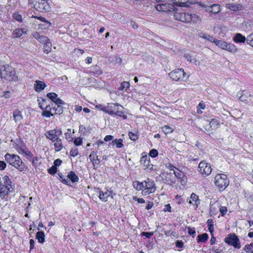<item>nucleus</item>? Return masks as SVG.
<instances>
[{
	"instance_id": "obj_35",
	"label": "nucleus",
	"mask_w": 253,
	"mask_h": 253,
	"mask_svg": "<svg viewBox=\"0 0 253 253\" xmlns=\"http://www.w3.org/2000/svg\"><path fill=\"white\" fill-rule=\"evenodd\" d=\"M213 42L215 43L216 46L223 49L226 42L222 40H218L215 39Z\"/></svg>"
},
{
	"instance_id": "obj_6",
	"label": "nucleus",
	"mask_w": 253,
	"mask_h": 253,
	"mask_svg": "<svg viewBox=\"0 0 253 253\" xmlns=\"http://www.w3.org/2000/svg\"><path fill=\"white\" fill-rule=\"evenodd\" d=\"M169 77L173 81L184 82L187 81L189 76L183 69H177L169 73Z\"/></svg>"
},
{
	"instance_id": "obj_32",
	"label": "nucleus",
	"mask_w": 253,
	"mask_h": 253,
	"mask_svg": "<svg viewBox=\"0 0 253 253\" xmlns=\"http://www.w3.org/2000/svg\"><path fill=\"white\" fill-rule=\"evenodd\" d=\"M112 146L115 145L117 148H121L123 147V140L122 139H115L111 143Z\"/></svg>"
},
{
	"instance_id": "obj_25",
	"label": "nucleus",
	"mask_w": 253,
	"mask_h": 253,
	"mask_svg": "<svg viewBox=\"0 0 253 253\" xmlns=\"http://www.w3.org/2000/svg\"><path fill=\"white\" fill-rule=\"evenodd\" d=\"M223 49L232 53H235L237 50V48L234 44L228 42H226Z\"/></svg>"
},
{
	"instance_id": "obj_44",
	"label": "nucleus",
	"mask_w": 253,
	"mask_h": 253,
	"mask_svg": "<svg viewBox=\"0 0 253 253\" xmlns=\"http://www.w3.org/2000/svg\"><path fill=\"white\" fill-rule=\"evenodd\" d=\"M46 96L54 102L57 98V94L54 92H49L47 94Z\"/></svg>"
},
{
	"instance_id": "obj_60",
	"label": "nucleus",
	"mask_w": 253,
	"mask_h": 253,
	"mask_svg": "<svg viewBox=\"0 0 253 253\" xmlns=\"http://www.w3.org/2000/svg\"><path fill=\"white\" fill-rule=\"evenodd\" d=\"M54 103L55 104L58 105L57 107H59V105L64 104V101L58 97L57 98V99L56 100H55V101L54 102Z\"/></svg>"
},
{
	"instance_id": "obj_57",
	"label": "nucleus",
	"mask_w": 253,
	"mask_h": 253,
	"mask_svg": "<svg viewBox=\"0 0 253 253\" xmlns=\"http://www.w3.org/2000/svg\"><path fill=\"white\" fill-rule=\"evenodd\" d=\"M48 172L50 174H54L57 172V168L53 166L48 169Z\"/></svg>"
},
{
	"instance_id": "obj_48",
	"label": "nucleus",
	"mask_w": 253,
	"mask_h": 253,
	"mask_svg": "<svg viewBox=\"0 0 253 253\" xmlns=\"http://www.w3.org/2000/svg\"><path fill=\"white\" fill-rule=\"evenodd\" d=\"M253 249V244L251 243L250 244H247L244 247L243 250L246 252V253H250L251 252Z\"/></svg>"
},
{
	"instance_id": "obj_17",
	"label": "nucleus",
	"mask_w": 253,
	"mask_h": 253,
	"mask_svg": "<svg viewBox=\"0 0 253 253\" xmlns=\"http://www.w3.org/2000/svg\"><path fill=\"white\" fill-rule=\"evenodd\" d=\"M112 194V191L107 190L105 192H103L102 191L99 190L98 197L101 201L106 202L109 197L111 196V197L113 198Z\"/></svg>"
},
{
	"instance_id": "obj_49",
	"label": "nucleus",
	"mask_w": 253,
	"mask_h": 253,
	"mask_svg": "<svg viewBox=\"0 0 253 253\" xmlns=\"http://www.w3.org/2000/svg\"><path fill=\"white\" fill-rule=\"evenodd\" d=\"M128 136L129 138L133 141L136 140L138 137L137 133L133 132H129L128 133Z\"/></svg>"
},
{
	"instance_id": "obj_19",
	"label": "nucleus",
	"mask_w": 253,
	"mask_h": 253,
	"mask_svg": "<svg viewBox=\"0 0 253 253\" xmlns=\"http://www.w3.org/2000/svg\"><path fill=\"white\" fill-rule=\"evenodd\" d=\"M221 10L220 6L219 4H214L209 7H207V12L213 14L219 13Z\"/></svg>"
},
{
	"instance_id": "obj_31",
	"label": "nucleus",
	"mask_w": 253,
	"mask_h": 253,
	"mask_svg": "<svg viewBox=\"0 0 253 253\" xmlns=\"http://www.w3.org/2000/svg\"><path fill=\"white\" fill-rule=\"evenodd\" d=\"M36 238L40 243H43L45 241V235L42 231H38L36 233Z\"/></svg>"
},
{
	"instance_id": "obj_23",
	"label": "nucleus",
	"mask_w": 253,
	"mask_h": 253,
	"mask_svg": "<svg viewBox=\"0 0 253 253\" xmlns=\"http://www.w3.org/2000/svg\"><path fill=\"white\" fill-rule=\"evenodd\" d=\"M33 17H34L35 18L38 19L44 23L43 24H39L40 28L42 29H47L49 27V26L50 25V23L49 22H48L44 18H43L42 17L33 16Z\"/></svg>"
},
{
	"instance_id": "obj_51",
	"label": "nucleus",
	"mask_w": 253,
	"mask_h": 253,
	"mask_svg": "<svg viewBox=\"0 0 253 253\" xmlns=\"http://www.w3.org/2000/svg\"><path fill=\"white\" fill-rule=\"evenodd\" d=\"M13 17L15 20L18 22L22 21V16L17 12L13 14Z\"/></svg>"
},
{
	"instance_id": "obj_56",
	"label": "nucleus",
	"mask_w": 253,
	"mask_h": 253,
	"mask_svg": "<svg viewBox=\"0 0 253 253\" xmlns=\"http://www.w3.org/2000/svg\"><path fill=\"white\" fill-rule=\"evenodd\" d=\"M39 160V158L37 157H32L31 159H30V161L32 162V165L36 167L37 166V164H38V162Z\"/></svg>"
},
{
	"instance_id": "obj_55",
	"label": "nucleus",
	"mask_w": 253,
	"mask_h": 253,
	"mask_svg": "<svg viewBox=\"0 0 253 253\" xmlns=\"http://www.w3.org/2000/svg\"><path fill=\"white\" fill-rule=\"evenodd\" d=\"M83 140L81 137H78L75 139L74 143L76 146H80L82 144Z\"/></svg>"
},
{
	"instance_id": "obj_11",
	"label": "nucleus",
	"mask_w": 253,
	"mask_h": 253,
	"mask_svg": "<svg viewBox=\"0 0 253 253\" xmlns=\"http://www.w3.org/2000/svg\"><path fill=\"white\" fill-rule=\"evenodd\" d=\"M172 0H169V2L158 4L156 6V9L158 11L164 12L175 11L176 8L173 3V1Z\"/></svg>"
},
{
	"instance_id": "obj_21",
	"label": "nucleus",
	"mask_w": 253,
	"mask_h": 253,
	"mask_svg": "<svg viewBox=\"0 0 253 253\" xmlns=\"http://www.w3.org/2000/svg\"><path fill=\"white\" fill-rule=\"evenodd\" d=\"M176 6L188 7L189 5V0H172Z\"/></svg>"
},
{
	"instance_id": "obj_63",
	"label": "nucleus",
	"mask_w": 253,
	"mask_h": 253,
	"mask_svg": "<svg viewBox=\"0 0 253 253\" xmlns=\"http://www.w3.org/2000/svg\"><path fill=\"white\" fill-rule=\"evenodd\" d=\"M142 236H145L147 238H150L153 235V233L152 232H143L141 233Z\"/></svg>"
},
{
	"instance_id": "obj_34",
	"label": "nucleus",
	"mask_w": 253,
	"mask_h": 253,
	"mask_svg": "<svg viewBox=\"0 0 253 253\" xmlns=\"http://www.w3.org/2000/svg\"><path fill=\"white\" fill-rule=\"evenodd\" d=\"M161 128L163 132L166 134H169L174 130V128L173 127L168 125L163 126Z\"/></svg>"
},
{
	"instance_id": "obj_53",
	"label": "nucleus",
	"mask_w": 253,
	"mask_h": 253,
	"mask_svg": "<svg viewBox=\"0 0 253 253\" xmlns=\"http://www.w3.org/2000/svg\"><path fill=\"white\" fill-rule=\"evenodd\" d=\"M42 115L46 117L49 118L53 115L52 111L45 110L42 113Z\"/></svg>"
},
{
	"instance_id": "obj_7",
	"label": "nucleus",
	"mask_w": 253,
	"mask_h": 253,
	"mask_svg": "<svg viewBox=\"0 0 253 253\" xmlns=\"http://www.w3.org/2000/svg\"><path fill=\"white\" fill-rule=\"evenodd\" d=\"M214 183L220 190H223L229 185V181L226 175L217 173L214 177Z\"/></svg>"
},
{
	"instance_id": "obj_27",
	"label": "nucleus",
	"mask_w": 253,
	"mask_h": 253,
	"mask_svg": "<svg viewBox=\"0 0 253 253\" xmlns=\"http://www.w3.org/2000/svg\"><path fill=\"white\" fill-rule=\"evenodd\" d=\"M13 116L15 123H16L20 122L23 119V116L21 113L18 109L14 110L13 112Z\"/></svg>"
},
{
	"instance_id": "obj_40",
	"label": "nucleus",
	"mask_w": 253,
	"mask_h": 253,
	"mask_svg": "<svg viewBox=\"0 0 253 253\" xmlns=\"http://www.w3.org/2000/svg\"><path fill=\"white\" fill-rule=\"evenodd\" d=\"M123 108V107L122 108H118L114 115L122 117L124 119H125L126 118V116L124 114V112L122 110Z\"/></svg>"
},
{
	"instance_id": "obj_12",
	"label": "nucleus",
	"mask_w": 253,
	"mask_h": 253,
	"mask_svg": "<svg viewBox=\"0 0 253 253\" xmlns=\"http://www.w3.org/2000/svg\"><path fill=\"white\" fill-rule=\"evenodd\" d=\"M144 188L143 190V195H147L149 194L154 193L156 190V186L154 181L150 179L147 178L144 181Z\"/></svg>"
},
{
	"instance_id": "obj_39",
	"label": "nucleus",
	"mask_w": 253,
	"mask_h": 253,
	"mask_svg": "<svg viewBox=\"0 0 253 253\" xmlns=\"http://www.w3.org/2000/svg\"><path fill=\"white\" fill-rule=\"evenodd\" d=\"M198 242H206L209 238V236L207 233H204L201 235H199L198 236Z\"/></svg>"
},
{
	"instance_id": "obj_9",
	"label": "nucleus",
	"mask_w": 253,
	"mask_h": 253,
	"mask_svg": "<svg viewBox=\"0 0 253 253\" xmlns=\"http://www.w3.org/2000/svg\"><path fill=\"white\" fill-rule=\"evenodd\" d=\"M237 96L239 97L240 101L245 104H251L253 103V95L249 90H245L239 91Z\"/></svg>"
},
{
	"instance_id": "obj_18",
	"label": "nucleus",
	"mask_w": 253,
	"mask_h": 253,
	"mask_svg": "<svg viewBox=\"0 0 253 253\" xmlns=\"http://www.w3.org/2000/svg\"><path fill=\"white\" fill-rule=\"evenodd\" d=\"M197 35L199 38L211 42H213L215 39L213 37L210 35L208 33L203 32H199L197 34Z\"/></svg>"
},
{
	"instance_id": "obj_43",
	"label": "nucleus",
	"mask_w": 253,
	"mask_h": 253,
	"mask_svg": "<svg viewBox=\"0 0 253 253\" xmlns=\"http://www.w3.org/2000/svg\"><path fill=\"white\" fill-rule=\"evenodd\" d=\"M47 41L48 40H46V41L44 42H45L43 46V47L44 49V52H45L47 53H48L51 50L50 47L51 46V43L49 42H47Z\"/></svg>"
},
{
	"instance_id": "obj_50",
	"label": "nucleus",
	"mask_w": 253,
	"mask_h": 253,
	"mask_svg": "<svg viewBox=\"0 0 253 253\" xmlns=\"http://www.w3.org/2000/svg\"><path fill=\"white\" fill-rule=\"evenodd\" d=\"M70 154L71 156L73 157H76L78 154V149L76 147L72 148L70 151Z\"/></svg>"
},
{
	"instance_id": "obj_24",
	"label": "nucleus",
	"mask_w": 253,
	"mask_h": 253,
	"mask_svg": "<svg viewBox=\"0 0 253 253\" xmlns=\"http://www.w3.org/2000/svg\"><path fill=\"white\" fill-rule=\"evenodd\" d=\"M45 86V84L43 82L36 81L34 84V89L37 92H40L44 89Z\"/></svg>"
},
{
	"instance_id": "obj_47",
	"label": "nucleus",
	"mask_w": 253,
	"mask_h": 253,
	"mask_svg": "<svg viewBox=\"0 0 253 253\" xmlns=\"http://www.w3.org/2000/svg\"><path fill=\"white\" fill-rule=\"evenodd\" d=\"M247 42L249 45L253 47V33L247 37Z\"/></svg>"
},
{
	"instance_id": "obj_16",
	"label": "nucleus",
	"mask_w": 253,
	"mask_h": 253,
	"mask_svg": "<svg viewBox=\"0 0 253 253\" xmlns=\"http://www.w3.org/2000/svg\"><path fill=\"white\" fill-rule=\"evenodd\" d=\"M28 30L27 28H19L15 29L12 34L13 38H20L23 35L27 34Z\"/></svg>"
},
{
	"instance_id": "obj_41",
	"label": "nucleus",
	"mask_w": 253,
	"mask_h": 253,
	"mask_svg": "<svg viewBox=\"0 0 253 253\" xmlns=\"http://www.w3.org/2000/svg\"><path fill=\"white\" fill-rule=\"evenodd\" d=\"M65 137L68 141L70 142L73 140V138L71 136V129L70 128H68L67 131L65 133Z\"/></svg>"
},
{
	"instance_id": "obj_26",
	"label": "nucleus",
	"mask_w": 253,
	"mask_h": 253,
	"mask_svg": "<svg viewBox=\"0 0 253 253\" xmlns=\"http://www.w3.org/2000/svg\"><path fill=\"white\" fill-rule=\"evenodd\" d=\"M233 40L236 43H242L247 41V39L241 34L237 33L234 37Z\"/></svg>"
},
{
	"instance_id": "obj_8",
	"label": "nucleus",
	"mask_w": 253,
	"mask_h": 253,
	"mask_svg": "<svg viewBox=\"0 0 253 253\" xmlns=\"http://www.w3.org/2000/svg\"><path fill=\"white\" fill-rule=\"evenodd\" d=\"M34 3V7L40 12H44L49 11L50 6L47 2V0H32Z\"/></svg>"
},
{
	"instance_id": "obj_28",
	"label": "nucleus",
	"mask_w": 253,
	"mask_h": 253,
	"mask_svg": "<svg viewBox=\"0 0 253 253\" xmlns=\"http://www.w3.org/2000/svg\"><path fill=\"white\" fill-rule=\"evenodd\" d=\"M133 187L134 188H135L136 190L140 191L144 189V183L143 182H139L138 181H135L133 182L132 183Z\"/></svg>"
},
{
	"instance_id": "obj_30",
	"label": "nucleus",
	"mask_w": 253,
	"mask_h": 253,
	"mask_svg": "<svg viewBox=\"0 0 253 253\" xmlns=\"http://www.w3.org/2000/svg\"><path fill=\"white\" fill-rule=\"evenodd\" d=\"M67 178L68 179L71 180L73 183L77 182L79 181L78 176L73 171H71L68 173Z\"/></svg>"
},
{
	"instance_id": "obj_36",
	"label": "nucleus",
	"mask_w": 253,
	"mask_h": 253,
	"mask_svg": "<svg viewBox=\"0 0 253 253\" xmlns=\"http://www.w3.org/2000/svg\"><path fill=\"white\" fill-rule=\"evenodd\" d=\"M208 225V229L209 232L211 233V235H213V232L214 230V226L213 224V221L211 219H209L207 221Z\"/></svg>"
},
{
	"instance_id": "obj_10",
	"label": "nucleus",
	"mask_w": 253,
	"mask_h": 253,
	"mask_svg": "<svg viewBox=\"0 0 253 253\" xmlns=\"http://www.w3.org/2000/svg\"><path fill=\"white\" fill-rule=\"evenodd\" d=\"M224 242L236 249H239L241 247L239 238L235 234H229L224 239Z\"/></svg>"
},
{
	"instance_id": "obj_64",
	"label": "nucleus",
	"mask_w": 253,
	"mask_h": 253,
	"mask_svg": "<svg viewBox=\"0 0 253 253\" xmlns=\"http://www.w3.org/2000/svg\"><path fill=\"white\" fill-rule=\"evenodd\" d=\"M179 179L180 180V183L182 185H184L185 184H186L187 182V177L185 176V175H183V176H182V178H179Z\"/></svg>"
},
{
	"instance_id": "obj_33",
	"label": "nucleus",
	"mask_w": 253,
	"mask_h": 253,
	"mask_svg": "<svg viewBox=\"0 0 253 253\" xmlns=\"http://www.w3.org/2000/svg\"><path fill=\"white\" fill-rule=\"evenodd\" d=\"M33 36L35 39L38 40L40 42H44L48 40L47 37L40 35L38 32H34L33 34Z\"/></svg>"
},
{
	"instance_id": "obj_46",
	"label": "nucleus",
	"mask_w": 253,
	"mask_h": 253,
	"mask_svg": "<svg viewBox=\"0 0 253 253\" xmlns=\"http://www.w3.org/2000/svg\"><path fill=\"white\" fill-rule=\"evenodd\" d=\"M175 177L179 179L180 178H182V176L184 175V173L182 171H180L178 169H177L174 172H173Z\"/></svg>"
},
{
	"instance_id": "obj_29",
	"label": "nucleus",
	"mask_w": 253,
	"mask_h": 253,
	"mask_svg": "<svg viewBox=\"0 0 253 253\" xmlns=\"http://www.w3.org/2000/svg\"><path fill=\"white\" fill-rule=\"evenodd\" d=\"M140 162L141 164L143 165L144 169H145L148 168V167L150 165V161L148 160V158L146 156L142 157Z\"/></svg>"
},
{
	"instance_id": "obj_42",
	"label": "nucleus",
	"mask_w": 253,
	"mask_h": 253,
	"mask_svg": "<svg viewBox=\"0 0 253 253\" xmlns=\"http://www.w3.org/2000/svg\"><path fill=\"white\" fill-rule=\"evenodd\" d=\"M58 175L59 176L60 180L63 183L66 184L68 185L69 182H70L69 180L68 179L67 177L63 175L61 173H58Z\"/></svg>"
},
{
	"instance_id": "obj_37",
	"label": "nucleus",
	"mask_w": 253,
	"mask_h": 253,
	"mask_svg": "<svg viewBox=\"0 0 253 253\" xmlns=\"http://www.w3.org/2000/svg\"><path fill=\"white\" fill-rule=\"evenodd\" d=\"M130 84L128 82H123L122 83L121 86L119 88V90H125L126 91V89L129 88Z\"/></svg>"
},
{
	"instance_id": "obj_22",
	"label": "nucleus",
	"mask_w": 253,
	"mask_h": 253,
	"mask_svg": "<svg viewBox=\"0 0 253 253\" xmlns=\"http://www.w3.org/2000/svg\"><path fill=\"white\" fill-rule=\"evenodd\" d=\"M190 199L191 200L189 201V203L195 206L196 208L200 204V200L199 197L195 193H192L190 196Z\"/></svg>"
},
{
	"instance_id": "obj_38",
	"label": "nucleus",
	"mask_w": 253,
	"mask_h": 253,
	"mask_svg": "<svg viewBox=\"0 0 253 253\" xmlns=\"http://www.w3.org/2000/svg\"><path fill=\"white\" fill-rule=\"evenodd\" d=\"M195 53H193L192 54H185V56L186 59L191 63H195L197 62L195 59Z\"/></svg>"
},
{
	"instance_id": "obj_3",
	"label": "nucleus",
	"mask_w": 253,
	"mask_h": 253,
	"mask_svg": "<svg viewBox=\"0 0 253 253\" xmlns=\"http://www.w3.org/2000/svg\"><path fill=\"white\" fill-rule=\"evenodd\" d=\"M173 16L175 19L186 23H197L201 21V18L199 16L189 12H175Z\"/></svg>"
},
{
	"instance_id": "obj_15",
	"label": "nucleus",
	"mask_w": 253,
	"mask_h": 253,
	"mask_svg": "<svg viewBox=\"0 0 253 253\" xmlns=\"http://www.w3.org/2000/svg\"><path fill=\"white\" fill-rule=\"evenodd\" d=\"M89 158L93 166V168L94 169H96L99 167V164L100 163V161L98 159V157L97 155V152H91L89 156Z\"/></svg>"
},
{
	"instance_id": "obj_52",
	"label": "nucleus",
	"mask_w": 253,
	"mask_h": 253,
	"mask_svg": "<svg viewBox=\"0 0 253 253\" xmlns=\"http://www.w3.org/2000/svg\"><path fill=\"white\" fill-rule=\"evenodd\" d=\"M158 155V151L156 149H152L149 152V156L152 158H155Z\"/></svg>"
},
{
	"instance_id": "obj_1",
	"label": "nucleus",
	"mask_w": 253,
	"mask_h": 253,
	"mask_svg": "<svg viewBox=\"0 0 253 253\" xmlns=\"http://www.w3.org/2000/svg\"><path fill=\"white\" fill-rule=\"evenodd\" d=\"M62 134V132L59 128L51 129L45 133L46 138L53 143L54 150L56 152L60 151L64 147L62 140L60 138Z\"/></svg>"
},
{
	"instance_id": "obj_62",
	"label": "nucleus",
	"mask_w": 253,
	"mask_h": 253,
	"mask_svg": "<svg viewBox=\"0 0 253 253\" xmlns=\"http://www.w3.org/2000/svg\"><path fill=\"white\" fill-rule=\"evenodd\" d=\"M133 200L135 201H137L138 203H144L145 200L143 198H137L136 196L133 197Z\"/></svg>"
},
{
	"instance_id": "obj_61",
	"label": "nucleus",
	"mask_w": 253,
	"mask_h": 253,
	"mask_svg": "<svg viewBox=\"0 0 253 253\" xmlns=\"http://www.w3.org/2000/svg\"><path fill=\"white\" fill-rule=\"evenodd\" d=\"M188 232L189 235H190L191 236H192L193 237L195 235L196 232H195V229L194 228H192L191 227H188Z\"/></svg>"
},
{
	"instance_id": "obj_13",
	"label": "nucleus",
	"mask_w": 253,
	"mask_h": 253,
	"mask_svg": "<svg viewBox=\"0 0 253 253\" xmlns=\"http://www.w3.org/2000/svg\"><path fill=\"white\" fill-rule=\"evenodd\" d=\"M198 168L200 172L204 176L210 175L212 171L210 164L207 163L206 161H201L199 164Z\"/></svg>"
},
{
	"instance_id": "obj_59",
	"label": "nucleus",
	"mask_w": 253,
	"mask_h": 253,
	"mask_svg": "<svg viewBox=\"0 0 253 253\" xmlns=\"http://www.w3.org/2000/svg\"><path fill=\"white\" fill-rule=\"evenodd\" d=\"M21 149L22 153H24L26 155L29 156L30 157V159L33 156L31 152L26 150L25 148H21Z\"/></svg>"
},
{
	"instance_id": "obj_4",
	"label": "nucleus",
	"mask_w": 253,
	"mask_h": 253,
	"mask_svg": "<svg viewBox=\"0 0 253 253\" xmlns=\"http://www.w3.org/2000/svg\"><path fill=\"white\" fill-rule=\"evenodd\" d=\"M0 76L9 82H16L18 80V76L14 69L11 66L6 65L0 69Z\"/></svg>"
},
{
	"instance_id": "obj_58",
	"label": "nucleus",
	"mask_w": 253,
	"mask_h": 253,
	"mask_svg": "<svg viewBox=\"0 0 253 253\" xmlns=\"http://www.w3.org/2000/svg\"><path fill=\"white\" fill-rule=\"evenodd\" d=\"M166 167L167 169H169V170L173 171V172L177 169L170 163L166 164Z\"/></svg>"
},
{
	"instance_id": "obj_2",
	"label": "nucleus",
	"mask_w": 253,
	"mask_h": 253,
	"mask_svg": "<svg viewBox=\"0 0 253 253\" xmlns=\"http://www.w3.org/2000/svg\"><path fill=\"white\" fill-rule=\"evenodd\" d=\"M4 159L8 164L20 171L25 172L28 169L27 166L17 155L7 153L4 155Z\"/></svg>"
},
{
	"instance_id": "obj_14",
	"label": "nucleus",
	"mask_w": 253,
	"mask_h": 253,
	"mask_svg": "<svg viewBox=\"0 0 253 253\" xmlns=\"http://www.w3.org/2000/svg\"><path fill=\"white\" fill-rule=\"evenodd\" d=\"M118 108H122V106L118 103H109L107 106L103 107L102 110L110 115H114Z\"/></svg>"
},
{
	"instance_id": "obj_54",
	"label": "nucleus",
	"mask_w": 253,
	"mask_h": 253,
	"mask_svg": "<svg viewBox=\"0 0 253 253\" xmlns=\"http://www.w3.org/2000/svg\"><path fill=\"white\" fill-rule=\"evenodd\" d=\"M219 211L222 216H224L227 211V209L225 206H221L219 208Z\"/></svg>"
},
{
	"instance_id": "obj_20",
	"label": "nucleus",
	"mask_w": 253,
	"mask_h": 253,
	"mask_svg": "<svg viewBox=\"0 0 253 253\" xmlns=\"http://www.w3.org/2000/svg\"><path fill=\"white\" fill-rule=\"evenodd\" d=\"M226 7L233 11H239L242 9L243 6L240 4H235L231 2H228L226 4Z\"/></svg>"
},
{
	"instance_id": "obj_5",
	"label": "nucleus",
	"mask_w": 253,
	"mask_h": 253,
	"mask_svg": "<svg viewBox=\"0 0 253 253\" xmlns=\"http://www.w3.org/2000/svg\"><path fill=\"white\" fill-rule=\"evenodd\" d=\"M11 188V182L8 176L4 175L0 178V194L1 199H5L7 198Z\"/></svg>"
},
{
	"instance_id": "obj_45",
	"label": "nucleus",
	"mask_w": 253,
	"mask_h": 253,
	"mask_svg": "<svg viewBox=\"0 0 253 253\" xmlns=\"http://www.w3.org/2000/svg\"><path fill=\"white\" fill-rule=\"evenodd\" d=\"M18 144H16V146L15 147L16 149L19 153H22L21 152V148H25V146L22 142L21 141H19Z\"/></svg>"
}]
</instances>
